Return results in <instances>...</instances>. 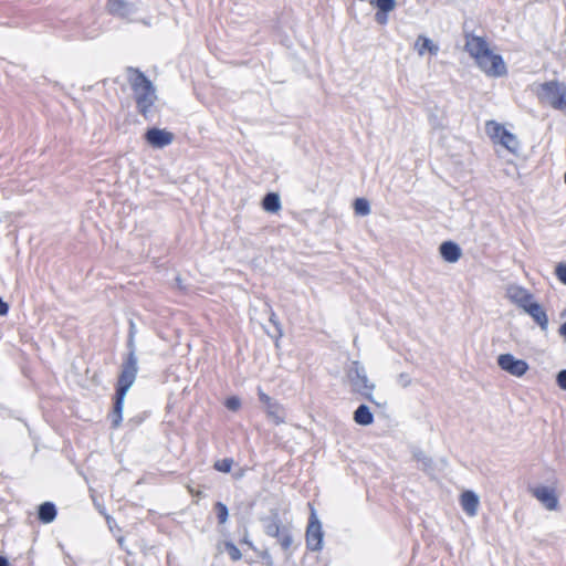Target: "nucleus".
<instances>
[{
  "label": "nucleus",
  "mask_w": 566,
  "mask_h": 566,
  "mask_svg": "<svg viewBox=\"0 0 566 566\" xmlns=\"http://www.w3.org/2000/svg\"><path fill=\"white\" fill-rule=\"evenodd\" d=\"M465 50L486 75L500 77L506 74V66L502 56L494 54L483 38L476 35L468 36Z\"/></svg>",
  "instance_id": "nucleus-1"
},
{
  "label": "nucleus",
  "mask_w": 566,
  "mask_h": 566,
  "mask_svg": "<svg viewBox=\"0 0 566 566\" xmlns=\"http://www.w3.org/2000/svg\"><path fill=\"white\" fill-rule=\"evenodd\" d=\"M126 78L133 91L137 111L143 117L148 118L158 98L155 85L139 69L133 66L126 67Z\"/></svg>",
  "instance_id": "nucleus-2"
},
{
  "label": "nucleus",
  "mask_w": 566,
  "mask_h": 566,
  "mask_svg": "<svg viewBox=\"0 0 566 566\" xmlns=\"http://www.w3.org/2000/svg\"><path fill=\"white\" fill-rule=\"evenodd\" d=\"M138 373V359L136 355H127L122 364L120 374L118 376L117 388L115 394V402L111 415L112 426L117 428L123 419V408L126 395L134 385Z\"/></svg>",
  "instance_id": "nucleus-3"
},
{
  "label": "nucleus",
  "mask_w": 566,
  "mask_h": 566,
  "mask_svg": "<svg viewBox=\"0 0 566 566\" xmlns=\"http://www.w3.org/2000/svg\"><path fill=\"white\" fill-rule=\"evenodd\" d=\"M345 374L352 391L374 402L373 391L376 386L369 381L365 367L359 361L353 360L345 368Z\"/></svg>",
  "instance_id": "nucleus-4"
},
{
  "label": "nucleus",
  "mask_w": 566,
  "mask_h": 566,
  "mask_svg": "<svg viewBox=\"0 0 566 566\" xmlns=\"http://www.w3.org/2000/svg\"><path fill=\"white\" fill-rule=\"evenodd\" d=\"M537 96L542 103L548 104L555 109H566V84L558 81H549L539 85Z\"/></svg>",
  "instance_id": "nucleus-5"
},
{
  "label": "nucleus",
  "mask_w": 566,
  "mask_h": 566,
  "mask_svg": "<svg viewBox=\"0 0 566 566\" xmlns=\"http://www.w3.org/2000/svg\"><path fill=\"white\" fill-rule=\"evenodd\" d=\"M263 523L264 532L268 536L277 539L284 552H287L293 544V536L287 526H283L277 512L271 516L261 520Z\"/></svg>",
  "instance_id": "nucleus-6"
},
{
  "label": "nucleus",
  "mask_w": 566,
  "mask_h": 566,
  "mask_svg": "<svg viewBox=\"0 0 566 566\" xmlns=\"http://www.w3.org/2000/svg\"><path fill=\"white\" fill-rule=\"evenodd\" d=\"M323 536L321 522L313 510L306 528L307 548L313 552L321 551L323 547Z\"/></svg>",
  "instance_id": "nucleus-7"
},
{
  "label": "nucleus",
  "mask_w": 566,
  "mask_h": 566,
  "mask_svg": "<svg viewBox=\"0 0 566 566\" xmlns=\"http://www.w3.org/2000/svg\"><path fill=\"white\" fill-rule=\"evenodd\" d=\"M497 365L502 370L515 377H522L530 368L525 360L518 359L509 353L501 354L497 357Z\"/></svg>",
  "instance_id": "nucleus-8"
},
{
  "label": "nucleus",
  "mask_w": 566,
  "mask_h": 566,
  "mask_svg": "<svg viewBox=\"0 0 566 566\" xmlns=\"http://www.w3.org/2000/svg\"><path fill=\"white\" fill-rule=\"evenodd\" d=\"M145 138L155 148H164L174 140V134L160 128H150L146 132Z\"/></svg>",
  "instance_id": "nucleus-9"
},
{
  "label": "nucleus",
  "mask_w": 566,
  "mask_h": 566,
  "mask_svg": "<svg viewBox=\"0 0 566 566\" xmlns=\"http://www.w3.org/2000/svg\"><path fill=\"white\" fill-rule=\"evenodd\" d=\"M506 293L509 298L523 311H525L530 306V304L534 302L533 294H531L527 290L521 286H510Z\"/></svg>",
  "instance_id": "nucleus-10"
},
{
  "label": "nucleus",
  "mask_w": 566,
  "mask_h": 566,
  "mask_svg": "<svg viewBox=\"0 0 566 566\" xmlns=\"http://www.w3.org/2000/svg\"><path fill=\"white\" fill-rule=\"evenodd\" d=\"M533 495L547 509L555 510L558 504L557 496L553 489L548 486H538L533 490Z\"/></svg>",
  "instance_id": "nucleus-11"
},
{
  "label": "nucleus",
  "mask_w": 566,
  "mask_h": 566,
  "mask_svg": "<svg viewBox=\"0 0 566 566\" xmlns=\"http://www.w3.org/2000/svg\"><path fill=\"white\" fill-rule=\"evenodd\" d=\"M524 312L527 313L534 319V322L541 327L543 332H547L548 317L545 310L539 303L534 301Z\"/></svg>",
  "instance_id": "nucleus-12"
},
{
  "label": "nucleus",
  "mask_w": 566,
  "mask_h": 566,
  "mask_svg": "<svg viewBox=\"0 0 566 566\" xmlns=\"http://www.w3.org/2000/svg\"><path fill=\"white\" fill-rule=\"evenodd\" d=\"M460 504L467 515L473 517L478 514L480 499L473 491H464L460 496Z\"/></svg>",
  "instance_id": "nucleus-13"
},
{
  "label": "nucleus",
  "mask_w": 566,
  "mask_h": 566,
  "mask_svg": "<svg viewBox=\"0 0 566 566\" xmlns=\"http://www.w3.org/2000/svg\"><path fill=\"white\" fill-rule=\"evenodd\" d=\"M439 251L443 260L449 263L458 262L462 255L461 248L452 241L441 243Z\"/></svg>",
  "instance_id": "nucleus-14"
},
{
  "label": "nucleus",
  "mask_w": 566,
  "mask_h": 566,
  "mask_svg": "<svg viewBox=\"0 0 566 566\" xmlns=\"http://www.w3.org/2000/svg\"><path fill=\"white\" fill-rule=\"evenodd\" d=\"M107 7L112 14L122 18H127L136 11L135 7L125 0H108Z\"/></svg>",
  "instance_id": "nucleus-15"
},
{
  "label": "nucleus",
  "mask_w": 566,
  "mask_h": 566,
  "mask_svg": "<svg viewBox=\"0 0 566 566\" xmlns=\"http://www.w3.org/2000/svg\"><path fill=\"white\" fill-rule=\"evenodd\" d=\"M354 421L360 426H369L374 422V415L367 405H360L354 411Z\"/></svg>",
  "instance_id": "nucleus-16"
},
{
  "label": "nucleus",
  "mask_w": 566,
  "mask_h": 566,
  "mask_svg": "<svg viewBox=\"0 0 566 566\" xmlns=\"http://www.w3.org/2000/svg\"><path fill=\"white\" fill-rule=\"evenodd\" d=\"M415 45L419 55H423L427 51L432 55H437L439 52V46L423 35L418 36Z\"/></svg>",
  "instance_id": "nucleus-17"
},
{
  "label": "nucleus",
  "mask_w": 566,
  "mask_h": 566,
  "mask_svg": "<svg viewBox=\"0 0 566 566\" xmlns=\"http://www.w3.org/2000/svg\"><path fill=\"white\" fill-rule=\"evenodd\" d=\"M38 516H39V520L42 523L48 524V523L53 522L55 520V517H56L55 505L53 503H51V502L42 503L39 506Z\"/></svg>",
  "instance_id": "nucleus-18"
},
{
  "label": "nucleus",
  "mask_w": 566,
  "mask_h": 566,
  "mask_svg": "<svg viewBox=\"0 0 566 566\" xmlns=\"http://www.w3.org/2000/svg\"><path fill=\"white\" fill-rule=\"evenodd\" d=\"M263 209L268 212H277L281 209L280 196L275 192H269L262 201Z\"/></svg>",
  "instance_id": "nucleus-19"
},
{
  "label": "nucleus",
  "mask_w": 566,
  "mask_h": 566,
  "mask_svg": "<svg viewBox=\"0 0 566 566\" xmlns=\"http://www.w3.org/2000/svg\"><path fill=\"white\" fill-rule=\"evenodd\" d=\"M499 143L513 154H515L520 147L516 136L509 130L503 134Z\"/></svg>",
  "instance_id": "nucleus-20"
},
{
  "label": "nucleus",
  "mask_w": 566,
  "mask_h": 566,
  "mask_svg": "<svg viewBox=\"0 0 566 566\" xmlns=\"http://www.w3.org/2000/svg\"><path fill=\"white\" fill-rule=\"evenodd\" d=\"M268 417L275 423L284 422L283 409L277 403H270L266 409Z\"/></svg>",
  "instance_id": "nucleus-21"
},
{
  "label": "nucleus",
  "mask_w": 566,
  "mask_h": 566,
  "mask_svg": "<svg viewBox=\"0 0 566 566\" xmlns=\"http://www.w3.org/2000/svg\"><path fill=\"white\" fill-rule=\"evenodd\" d=\"M486 132L496 143L502 138L503 134L506 129L494 120H490L486 123Z\"/></svg>",
  "instance_id": "nucleus-22"
},
{
  "label": "nucleus",
  "mask_w": 566,
  "mask_h": 566,
  "mask_svg": "<svg viewBox=\"0 0 566 566\" xmlns=\"http://www.w3.org/2000/svg\"><path fill=\"white\" fill-rule=\"evenodd\" d=\"M369 3L376 6L379 11L390 12L396 8V0H369Z\"/></svg>",
  "instance_id": "nucleus-23"
},
{
  "label": "nucleus",
  "mask_w": 566,
  "mask_h": 566,
  "mask_svg": "<svg viewBox=\"0 0 566 566\" xmlns=\"http://www.w3.org/2000/svg\"><path fill=\"white\" fill-rule=\"evenodd\" d=\"M355 212L359 216H367L370 213L369 202L364 198H358L354 202Z\"/></svg>",
  "instance_id": "nucleus-24"
},
{
  "label": "nucleus",
  "mask_w": 566,
  "mask_h": 566,
  "mask_svg": "<svg viewBox=\"0 0 566 566\" xmlns=\"http://www.w3.org/2000/svg\"><path fill=\"white\" fill-rule=\"evenodd\" d=\"M214 510L217 512L219 524H224L229 516V511H228L227 505L222 502H217L214 504Z\"/></svg>",
  "instance_id": "nucleus-25"
},
{
  "label": "nucleus",
  "mask_w": 566,
  "mask_h": 566,
  "mask_svg": "<svg viewBox=\"0 0 566 566\" xmlns=\"http://www.w3.org/2000/svg\"><path fill=\"white\" fill-rule=\"evenodd\" d=\"M232 465H233V460L230 458H224V459H221V460H218L214 462V469L217 471H220L223 473L230 472Z\"/></svg>",
  "instance_id": "nucleus-26"
},
{
  "label": "nucleus",
  "mask_w": 566,
  "mask_h": 566,
  "mask_svg": "<svg viewBox=\"0 0 566 566\" xmlns=\"http://www.w3.org/2000/svg\"><path fill=\"white\" fill-rule=\"evenodd\" d=\"M226 551L232 560H240L242 557L240 549L231 542L226 543Z\"/></svg>",
  "instance_id": "nucleus-27"
},
{
  "label": "nucleus",
  "mask_w": 566,
  "mask_h": 566,
  "mask_svg": "<svg viewBox=\"0 0 566 566\" xmlns=\"http://www.w3.org/2000/svg\"><path fill=\"white\" fill-rule=\"evenodd\" d=\"M397 384L402 388H407L411 385V376L407 373L399 374L397 376Z\"/></svg>",
  "instance_id": "nucleus-28"
},
{
  "label": "nucleus",
  "mask_w": 566,
  "mask_h": 566,
  "mask_svg": "<svg viewBox=\"0 0 566 566\" xmlns=\"http://www.w3.org/2000/svg\"><path fill=\"white\" fill-rule=\"evenodd\" d=\"M557 279L566 285V264L559 263L555 270Z\"/></svg>",
  "instance_id": "nucleus-29"
},
{
  "label": "nucleus",
  "mask_w": 566,
  "mask_h": 566,
  "mask_svg": "<svg viewBox=\"0 0 566 566\" xmlns=\"http://www.w3.org/2000/svg\"><path fill=\"white\" fill-rule=\"evenodd\" d=\"M240 405H241V401L237 397H230L226 401V407L233 411L238 410Z\"/></svg>",
  "instance_id": "nucleus-30"
},
{
  "label": "nucleus",
  "mask_w": 566,
  "mask_h": 566,
  "mask_svg": "<svg viewBox=\"0 0 566 566\" xmlns=\"http://www.w3.org/2000/svg\"><path fill=\"white\" fill-rule=\"evenodd\" d=\"M557 385L566 390V369L560 370L556 377Z\"/></svg>",
  "instance_id": "nucleus-31"
},
{
  "label": "nucleus",
  "mask_w": 566,
  "mask_h": 566,
  "mask_svg": "<svg viewBox=\"0 0 566 566\" xmlns=\"http://www.w3.org/2000/svg\"><path fill=\"white\" fill-rule=\"evenodd\" d=\"M388 12H384V11H377L376 14H375V20L378 24H386L388 22V15H387Z\"/></svg>",
  "instance_id": "nucleus-32"
},
{
  "label": "nucleus",
  "mask_w": 566,
  "mask_h": 566,
  "mask_svg": "<svg viewBox=\"0 0 566 566\" xmlns=\"http://www.w3.org/2000/svg\"><path fill=\"white\" fill-rule=\"evenodd\" d=\"M259 398L263 403L266 405V407L270 406V403H274L271 397L264 394L261 389H259Z\"/></svg>",
  "instance_id": "nucleus-33"
},
{
  "label": "nucleus",
  "mask_w": 566,
  "mask_h": 566,
  "mask_svg": "<svg viewBox=\"0 0 566 566\" xmlns=\"http://www.w3.org/2000/svg\"><path fill=\"white\" fill-rule=\"evenodd\" d=\"M127 347H128V349H129L128 355H132V354H133V355H136V354H135V350H136V348H135V338H130V337H128V340H127Z\"/></svg>",
  "instance_id": "nucleus-34"
},
{
  "label": "nucleus",
  "mask_w": 566,
  "mask_h": 566,
  "mask_svg": "<svg viewBox=\"0 0 566 566\" xmlns=\"http://www.w3.org/2000/svg\"><path fill=\"white\" fill-rule=\"evenodd\" d=\"M9 311V306L0 297V315H6Z\"/></svg>",
  "instance_id": "nucleus-35"
},
{
  "label": "nucleus",
  "mask_w": 566,
  "mask_h": 566,
  "mask_svg": "<svg viewBox=\"0 0 566 566\" xmlns=\"http://www.w3.org/2000/svg\"><path fill=\"white\" fill-rule=\"evenodd\" d=\"M135 334H136V326H135V323L133 321H130L129 322V335H128V337L135 338Z\"/></svg>",
  "instance_id": "nucleus-36"
},
{
  "label": "nucleus",
  "mask_w": 566,
  "mask_h": 566,
  "mask_svg": "<svg viewBox=\"0 0 566 566\" xmlns=\"http://www.w3.org/2000/svg\"><path fill=\"white\" fill-rule=\"evenodd\" d=\"M559 335L566 340V322L559 327Z\"/></svg>",
  "instance_id": "nucleus-37"
},
{
  "label": "nucleus",
  "mask_w": 566,
  "mask_h": 566,
  "mask_svg": "<svg viewBox=\"0 0 566 566\" xmlns=\"http://www.w3.org/2000/svg\"><path fill=\"white\" fill-rule=\"evenodd\" d=\"M0 566H9L8 559L3 556H0Z\"/></svg>",
  "instance_id": "nucleus-38"
}]
</instances>
